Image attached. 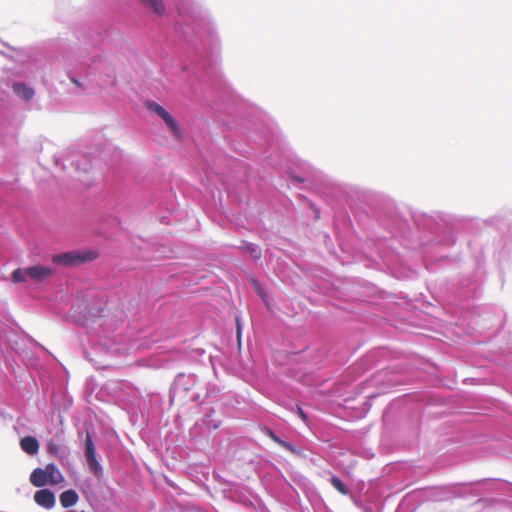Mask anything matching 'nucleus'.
I'll list each match as a JSON object with an SVG mask.
<instances>
[{
    "instance_id": "nucleus-20",
    "label": "nucleus",
    "mask_w": 512,
    "mask_h": 512,
    "mask_svg": "<svg viewBox=\"0 0 512 512\" xmlns=\"http://www.w3.org/2000/svg\"><path fill=\"white\" fill-rule=\"evenodd\" d=\"M71 81H72L75 85H77L78 87H81V83H80L77 79L72 78V79H71Z\"/></svg>"
},
{
    "instance_id": "nucleus-12",
    "label": "nucleus",
    "mask_w": 512,
    "mask_h": 512,
    "mask_svg": "<svg viewBox=\"0 0 512 512\" xmlns=\"http://www.w3.org/2000/svg\"><path fill=\"white\" fill-rule=\"evenodd\" d=\"M47 452L50 456L54 457V458H61V453H62V446L58 443H56L55 441L53 440H50L48 441L47 443Z\"/></svg>"
},
{
    "instance_id": "nucleus-7",
    "label": "nucleus",
    "mask_w": 512,
    "mask_h": 512,
    "mask_svg": "<svg viewBox=\"0 0 512 512\" xmlns=\"http://www.w3.org/2000/svg\"><path fill=\"white\" fill-rule=\"evenodd\" d=\"M159 117H161L163 119V121L166 123V125L170 129L171 133L175 137L179 138L181 136V131H180L179 125L169 112H167L166 110H163V112H161L159 114Z\"/></svg>"
},
{
    "instance_id": "nucleus-8",
    "label": "nucleus",
    "mask_w": 512,
    "mask_h": 512,
    "mask_svg": "<svg viewBox=\"0 0 512 512\" xmlns=\"http://www.w3.org/2000/svg\"><path fill=\"white\" fill-rule=\"evenodd\" d=\"M59 500L64 508H69L78 502L79 496L75 490L69 489L60 494Z\"/></svg>"
},
{
    "instance_id": "nucleus-4",
    "label": "nucleus",
    "mask_w": 512,
    "mask_h": 512,
    "mask_svg": "<svg viewBox=\"0 0 512 512\" xmlns=\"http://www.w3.org/2000/svg\"><path fill=\"white\" fill-rule=\"evenodd\" d=\"M85 458H86V461H87L90 471L95 475L101 474L102 467L97 460L96 448H95L93 440L88 432L86 433V438H85Z\"/></svg>"
},
{
    "instance_id": "nucleus-5",
    "label": "nucleus",
    "mask_w": 512,
    "mask_h": 512,
    "mask_svg": "<svg viewBox=\"0 0 512 512\" xmlns=\"http://www.w3.org/2000/svg\"><path fill=\"white\" fill-rule=\"evenodd\" d=\"M35 502L46 509H51L55 506V495L49 489L38 490L34 495Z\"/></svg>"
},
{
    "instance_id": "nucleus-19",
    "label": "nucleus",
    "mask_w": 512,
    "mask_h": 512,
    "mask_svg": "<svg viewBox=\"0 0 512 512\" xmlns=\"http://www.w3.org/2000/svg\"><path fill=\"white\" fill-rule=\"evenodd\" d=\"M237 334H238V340H240L241 327H240L239 322H237Z\"/></svg>"
},
{
    "instance_id": "nucleus-18",
    "label": "nucleus",
    "mask_w": 512,
    "mask_h": 512,
    "mask_svg": "<svg viewBox=\"0 0 512 512\" xmlns=\"http://www.w3.org/2000/svg\"><path fill=\"white\" fill-rule=\"evenodd\" d=\"M271 437H272V439H273L276 443H278V444H280V442H282V441H283V440H281L279 437H277L276 435H274L273 433H271Z\"/></svg>"
},
{
    "instance_id": "nucleus-15",
    "label": "nucleus",
    "mask_w": 512,
    "mask_h": 512,
    "mask_svg": "<svg viewBox=\"0 0 512 512\" xmlns=\"http://www.w3.org/2000/svg\"><path fill=\"white\" fill-rule=\"evenodd\" d=\"M146 106L151 112L156 113L158 116L161 112H163V110H165L161 105L153 101H148Z\"/></svg>"
},
{
    "instance_id": "nucleus-13",
    "label": "nucleus",
    "mask_w": 512,
    "mask_h": 512,
    "mask_svg": "<svg viewBox=\"0 0 512 512\" xmlns=\"http://www.w3.org/2000/svg\"><path fill=\"white\" fill-rule=\"evenodd\" d=\"M332 486L341 494L343 495H347L348 494V489L346 488V486L344 485V483L336 476H333L330 480Z\"/></svg>"
},
{
    "instance_id": "nucleus-2",
    "label": "nucleus",
    "mask_w": 512,
    "mask_h": 512,
    "mask_svg": "<svg viewBox=\"0 0 512 512\" xmlns=\"http://www.w3.org/2000/svg\"><path fill=\"white\" fill-rule=\"evenodd\" d=\"M29 480L33 486L43 487L47 484L58 485L64 481V477L56 465L49 463L43 469H34L30 474Z\"/></svg>"
},
{
    "instance_id": "nucleus-14",
    "label": "nucleus",
    "mask_w": 512,
    "mask_h": 512,
    "mask_svg": "<svg viewBox=\"0 0 512 512\" xmlns=\"http://www.w3.org/2000/svg\"><path fill=\"white\" fill-rule=\"evenodd\" d=\"M245 250L254 258L259 259L261 257V250L254 244H247Z\"/></svg>"
},
{
    "instance_id": "nucleus-6",
    "label": "nucleus",
    "mask_w": 512,
    "mask_h": 512,
    "mask_svg": "<svg viewBox=\"0 0 512 512\" xmlns=\"http://www.w3.org/2000/svg\"><path fill=\"white\" fill-rule=\"evenodd\" d=\"M20 447L25 453L35 455L38 453L40 445L35 437L26 436L20 440Z\"/></svg>"
},
{
    "instance_id": "nucleus-17",
    "label": "nucleus",
    "mask_w": 512,
    "mask_h": 512,
    "mask_svg": "<svg viewBox=\"0 0 512 512\" xmlns=\"http://www.w3.org/2000/svg\"><path fill=\"white\" fill-rule=\"evenodd\" d=\"M298 413H299V416L302 418V420L306 421V419H307L306 414L300 407H298Z\"/></svg>"
},
{
    "instance_id": "nucleus-3",
    "label": "nucleus",
    "mask_w": 512,
    "mask_h": 512,
    "mask_svg": "<svg viewBox=\"0 0 512 512\" xmlns=\"http://www.w3.org/2000/svg\"><path fill=\"white\" fill-rule=\"evenodd\" d=\"M96 256L97 254L93 251H69L54 255L52 257V262L62 266H76L84 262L94 260Z\"/></svg>"
},
{
    "instance_id": "nucleus-11",
    "label": "nucleus",
    "mask_w": 512,
    "mask_h": 512,
    "mask_svg": "<svg viewBox=\"0 0 512 512\" xmlns=\"http://www.w3.org/2000/svg\"><path fill=\"white\" fill-rule=\"evenodd\" d=\"M250 284L253 287V289L255 290V292L259 295V297L262 299V301L264 302L266 307L268 309H270L267 294H266L265 290L262 288L261 284L256 279H252L250 281Z\"/></svg>"
},
{
    "instance_id": "nucleus-1",
    "label": "nucleus",
    "mask_w": 512,
    "mask_h": 512,
    "mask_svg": "<svg viewBox=\"0 0 512 512\" xmlns=\"http://www.w3.org/2000/svg\"><path fill=\"white\" fill-rule=\"evenodd\" d=\"M55 274L54 269L43 265H34L27 268H18L13 271L11 277L14 283L28 282L41 283L50 279Z\"/></svg>"
},
{
    "instance_id": "nucleus-9",
    "label": "nucleus",
    "mask_w": 512,
    "mask_h": 512,
    "mask_svg": "<svg viewBox=\"0 0 512 512\" xmlns=\"http://www.w3.org/2000/svg\"><path fill=\"white\" fill-rule=\"evenodd\" d=\"M13 91L16 95L23 98L26 101L31 100L34 97V90L28 87L22 82H16L13 84Z\"/></svg>"
},
{
    "instance_id": "nucleus-16",
    "label": "nucleus",
    "mask_w": 512,
    "mask_h": 512,
    "mask_svg": "<svg viewBox=\"0 0 512 512\" xmlns=\"http://www.w3.org/2000/svg\"><path fill=\"white\" fill-rule=\"evenodd\" d=\"M280 445L282 447H284L285 449L289 450V451H292V452L294 451L293 446L290 443L286 442V441L280 442Z\"/></svg>"
},
{
    "instance_id": "nucleus-10",
    "label": "nucleus",
    "mask_w": 512,
    "mask_h": 512,
    "mask_svg": "<svg viewBox=\"0 0 512 512\" xmlns=\"http://www.w3.org/2000/svg\"><path fill=\"white\" fill-rule=\"evenodd\" d=\"M144 5H146L149 8H152L153 11L161 16L165 12V6L162 2V0H140Z\"/></svg>"
}]
</instances>
